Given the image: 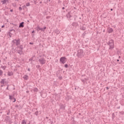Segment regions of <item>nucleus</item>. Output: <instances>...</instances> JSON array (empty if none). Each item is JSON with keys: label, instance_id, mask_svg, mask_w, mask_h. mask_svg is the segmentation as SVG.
<instances>
[{"label": "nucleus", "instance_id": "1", "mask_svg": "<svg viewBox=\"0 0 124 124\" xmlns=\"http://www.w3.org/2000/svg\"><path fill=\"white\" fill-rule=\"evenodd\" d=\"M107 44L109 46V50L112 51L114 48H115V45L114 44V40L113 39L110 40L108 43Z\"/></svg>", "mask_w": 124, "mask_h": 124}, {"label": "nucleus", "instance_id": "2", "mask_svg": "<svg viewBox=\"0 0 124 124\" xmlns=\"http://www.w3.org/2000/svg\"><path fill=\"white\" fill-rule=\"evenodd\" d=\"M78 58L81 59L84 57V51L82 49H79L77 53Z\"/></svg>", "mask_w": 124, "mask_h": 124}, {"label": "nucleus", "instance_id": "3", "mask_svg": "<svg viewBox=\"0 0 124 124\" xmlns=\"http://www.w3.org/2000/svg\"><path fill=\"white\" fill-rule=\"evenodd\" d=\"M12 43H14L16 46H19L20 44H21V43L20 42V39H18L17 40L14 39L12 41Z\"/></svg>", "mask_w": 124, "mask_h": 124}, {"label": "nucleus", "instance_id": "4", "mask_svg": "<svg viewBox=\"0 0 124 124\" xmlns=\"http://www.w3.org/2000/svg\"><path fill=\"white\" fill-rule=\"evenodd\" d=\"M60 61L61 63L64 64L66 62V58L65 57H62L60 58Z\"/></svg>", "mask_w": 124, "mask_h": 124}, {"label": "nucleus", "instance_id": "5", "mask_svg": "<svg viewBox=\"0 0 124 124\" xmlns=\"http://www.w3.org/2000/svg\"><path fill=\"white\" fill-rule=\"evenodd\" d=\"M39 62L40 64H45L46 62V60H45V59H44V58H41L39 59Z\"/></svg>", "mask_w": 124, "mask_h": 124}, {"label": "nucleus", "instance_id": "6", "mask_svg": "<svg viewBox=\"0 0 124 124\" xmlns=\"http://www.w3.org/2000/svg\"><path fill=\"white\" fill-rule=\"evenodd\" d=\"M36 30L37 31H45V30H46V27H44L43 28H40L39 26L37 27Z\"/></svg>", "mask_w": 124, "mask_h": 124}, {"label": "nucleus", "instance_id": "7", "mask_svg": "<svg viewBox=\"0 0 124 124\" xmlns=\"http://www.w3.org/2000/svg\"><path fill=\"white\" fill-rule=\"evenodd\" d=\"M5 121H6V123H9V124H11V120H10V117L9 116H6L5 119Z\"/></svg>", "mask_w": 124, "mask_h": 124}, {"label": "nucleus", "instance_id": "8", "mask_svg": "<svg viewBox=\"0 0 124 124\" xmlns=\"http://www.w3.org/2000/svg\"><path fill=\"white\" fill-rule=\"evenodd\" d=\"M9 99H10L11 100H14L13 101V102H15V101H16V99L13 97V96L12 95H9Z\"/></svg>", "mask_w": 124, "mask_h": 124}, {"label": "nucleus", "instance_id": "9", "mask_svg": "<svg viewBox=\"0 0 124 124\" xmlns=\"http://www.w3.org/2000/svg\"><path fill=\"white\" fill-rule=\"evenodd\" d=\"M60 109L62 110H65V105L60 104Z\"/></svg>", "mask_w": 124, "mask_h": 124}, {"label": "nucleus", "instance_id": "10", "mask_svg": "<svg viewBox=\"0 0 124 124\" xmlns=\"http://www.w3.org/2000/svg\"><path fill=\"white\" fill-rule=\"evenodd\" d=\"M66 17L69 19V20H70V17H71V15H70V12L68 13V14L66 15Z\"/></svg>", "mask_w": 124, "mask_h": 124}, {"label": "nucleus", "instance_id": "11", "mask_svg": "<svg viewBox=\"0 0 124 124\" xmlns=\"http://www.w3.org/2000/svg\"><path fill=\"white\" fill-rule=\"evenodd\" d=\"M114 31V30L112 28H108V33H112V32Z\"/></svg>", "mask_w": 124, "mask_h": 124}, {"label": "nucleus", "instance_id": "12", "mask_svg": "<svg viewBox=\"0 0 124 124\" xmlns=\"http://www.w3.org/2000/svg\"><path fill=\"white\" fill-rule=\"evenodd\" d=\"M72 25L73 27H78V23L75 22H73Z\"/></svg>", "mask_w": 124, "mask_h": 124}, {"label": "nucleus", "instance_id": "13", "mask_svg": "<svg viewBox=\"0 0 124 124\" xmlns=\"http://www.w3.org/2000/svg\"><path fill=\"white\" fill-rule=\"evenodd\" d=\"M24 22H22L19 24V28H24Z\"/></svg>", "mask_w": 124, "mask_h": 124}, {"label": "nucleus", "instance_id": "14", "mask_svg": "<svg viewBox=\"0 0 124 124\" xmlns=\"http://www.w3.org/2000/svg\"><path fill=\"white\" fill-rule=\"evenodd\" d=\"M66 2V0H65L63 2V6H64V7H67V4L68 3H65Z\"/></svg>", "mask_w": 124, "mask_h": 124}, {"label": "nucleus", "instance_id": "15", "mask_svg": "<svg viewBox=\"0 0 124 124\" xmlns=\"http://www.w3.org/2000/svg\"><path fill=\"white\" fill-rule=\"evenodd\" d=\"M1 2H2V4H5L6 2H8V0H3L1 1Z\"/></svg>", "mask_w": 124, "mask_h": 124}, {"label": "nucleus", "instance_id": "16", "mask_svg": "<svg viewBox=\"0 0 124 124\" xmlns=\"http://www.w3.org/2000/svg\"><path fill=\"white\" fill-rule=\"evenodd\" d=\"M23 79H24V80H28L29 79V76H28L27 75H24L23 77Z\"/></svg>", "mask_w": 124, "mask_h": 124}, {"label": "nucleus", "instance_id": "17", "mask_svg": "<svg viewBox=\"0 0 124 124\" xmlns=\"http://www.w3.org/2000/svg\"><path fill=\"white\" fill-rule=\"evenodd\" d=\"M18 54L19 55H22L23 54V50H18L17 51Z\"/></svg>", "mask_w": 124, "mask_h": 124}, {"label": "nucleus", "instance_id": "18", "mask_svg": "<svg viewBox=\"0 0 124 124\" xmlns=\"http://www.w3.org/2000/svg\"><path fill=\"white\" fill-rule=\"evenodd\" d=\"M54 32H55L56 34H59L60 32V30L56 29L55 30H54Z\"/></svg>", "mask_w": 124, "mask_h": 124}, {"label": "nucleus", "instance_id": "19", "mask_svg": "<svg viewBox=\"0 0 124 124\" xmlns=\"http://www.w3.org/2000/svg\"><path fill=\"white\" fill-rule=\"evenodd\" d=\"M18 48H19V49H20V50H21V51H23V50H24V47L23 45H20L19 46H17Z\"/></svg>", "mask_w": 124, "mask_h": 124}, {"label": "nucleus", "instance_id": "20", "mask_svg": "<svg viewBox=\"0 0 124 124\" xmlns=\"http://www.w3.org/2000/svg\"><path fill=\"white\" fill-rule=\"evenodd\" d=\"M8 75L9 76H12L13 75V72H8Z\"/></svg>", "mask_w": 124, "mask_h": 124}, {"label": "nucleus", "instance_id": "21", "mask_svg": "<svg viewBox=\"0 0 124 124\" xmlns=\"http://www.w3.org/2000/svg\"><path fill=\"white\" fill-rule=\"evenodd\" d=\"M5 81V79H1V80L0 81V83H1V84H3V85H4V81Z\"/></svg>", "mask_w": 124, "mask_h": 124}, {"label": "nucleus", "instance_id": "22", "mask_svg": "<svg viewBox=\"0 0 124 124\" xmlns=\"http://www.w3.org/2000/svg\"><path fill=\"white\" fill-rule=\"evenodd\" d=\"M34 93H37L38 92V89L37 88H35L33 89Z\"/></svg>", "mask_w": 124, "mask_h": 124}, {"label": "nucleus", "instance_id": "23", "mask_svg": "<svg viewBox=\"0 0 124 124\" xmlns=\"http://www.w3.org/2000/svg\"><path fill=\"white\" fill-rule=\"evenodd\" d=\"M3 73V72L2 71V70L0 69V76H1V75H2Z\"/></svg>", "mask_w": 124, "mask_h": 124}, {"label": "nucleus", "instance_id": "24", "mask_svg": "<svg viewBox=\"0 0 124 124\" xmlns=\"http://www.w3.org/2000/svg\"><path fill=\"white\" fill-rule=\"evenodd\" d=\"M38 114H39L38 111H36L34 113V114H35L36 116H38Z\"/></svg>", "mask_w": 124, "mask_h": 124}, {"label": "nucleus", "instance_id": "25", "mask_svg": "<svg viewBox=\"0 0 124 124\" xmlns=\"http://www.w3.org/2000/svg\"><path fill=\"white\" fill-rule=\"evenodd\" d=\"M30 5H31V4L30 3V2H28L26 4V6H30Z\"/></svg>", "mask_w": 124, "mask_h": 124}, {"label": "nucleus", "instance_id": "26", "mask_svg": "<svg viewBox=\"0 0 124 124\" xmlns=\"http://www.w3.org/2000/svg\"><path fill=\"white\" fill-rule=\"evenodd\" d=\"M32 58H34V56H33L30 59H29V61L30 62H31V61H32V60H33V59Z\"/></svg>", "mask_w": 124, "mask_h": 124}, {"label": "nucleus", "instance_id": "27", "mask_svg": "<svg viewBox=\"0 0 124 124\" xmlns=\"http://www.w3.org/2000/svg\"><path fill=\"white\" fill-rule=\"evenodd\" d=\"M64 67H65L66 68H67V67H68V65L67 64H65L64 65Z\"/></svg>", "mask_w": 124, "mask_h": 124}, {"label": "nucleus", "instance_id": "28", "mask_svg": "<svg viewBox=\"0 0 124 124\" xmlns=\"http://www.w3.org/2000/svg\"><path fill=\"white\" fill-rule=\"evenodd\" d=\"M9 31H10V32H11V31H14V32H15L16 31L15 30H13V29H12V30H10Z\"/></svg>", "mask_w": 124, "mask_h": 124}, {"label": "nucleus", "instance_id": "29", "mask_svg": "<svg viewBox=\"0 0 124 124\" xmlns=\"http://www.w3.org/2000/svg\"><path fill=\"white\" fill-rule=\"evenodd\" d=\"M6 68V66H3V67H2V69H3V70H5V69Z\"/></svg>", "mask_w": 124, "mask_h": 124}, {"label": "nucleus", "instance_id": "30", "mask_svg": "<svg viewBox=\"0 0 124 124\" xmlns=\"http://www.w3.org/2000/svg\"><path fill=\"white\" fill-rule=\"evenodd\" d=\"M9 114H10V109H9V110H8V112H7V115H9Z\"/></svg>", "mask_w": 124, "mask_h": 124}, {"label": "nucleus", "instance_id": "31", "mask_svg": "<svg viewBox=\"0 0 124 124\" xmlns=\"http://www.w3.org/2000/svg\"><path fill=\"white\" fill-rule=\"evenodd\" d=\"M36 68L38 69V68H40V65H37L36 66Z\"/></svg>", "mask_w": 124, "mask_h": 124}, {"label": "nucleus", "instance_id": "32", "mask_svg": "<svg viewBox=\"0 0 124 124\" xmlns=\"http://www.w3.org/2000/svg\"><path fill=\"white\" fill-rule=\"evenodd\" d=\"M18 9L20 11H21V10H22V7H19Z\"/></svg>", "mask_w": 124, "mask_h": 124}, {"label": "nucleus", "instance_id": "33", "mask_svg": "<svg viewBox=\"0 0 124 124\" xmlns=\"http://www.w3.org/2000/svg\"><path fill=\"white\" fill-rule=\"evenodd\" d=\"M9 36H10V37H11V35H10L11 34V32H10V31L8 32Z\"/></svg>", "mask_w": 124, "mask_h": 124}, {"label": "nucleus", "instance_id": "34", "mask_svg": "<svg viewBox=\"0 0 124 124\" xmlns=\"http://www.w3.org/2000/svg\"><path fill=\"white\" fill-rule=\"evenodd\" d=\"M15 107H16V108H18L19 107V105H16L15 106Z\"/></svg>", "mask_w": 124, "mask_h": 124}, {"label": "nucleus", "instance_id": "35", "mask_svg": "<svg viewBox=\"0 0 124 124\" xmlns=\"http://www.w3.org/2000/svg\"><path fill=\"white\" fill-rule=\"evenodd\" d=\"M50 17L49 16H47L46 17V19H50Z\"/></svg>", "mask_w": 124, "mask_h": 124}, {"label": "nucleus", "instance_id": "36", "mask_svg": "<svg viewBox=\"0 0 124 124\" xmlns=\"http://www.w3.org/2000/svg\"><path fill=\"white\" fill-rule=\"evenodd\" d=\"M29 44H30V45H33V43L30 42Z\"/></svg>", "mask_w": 124, "mask_h": 124}, {"label": "nucleus", "instance_id": "37", "mask_svg": "<svg viewBox=\"0 0 124 124\" xmlns=\"http://www.w3.org/2000/svg\"><path fill=\"white\" fill-rule=\"evenodd\" d=\"M26 6H26V5H24V6H23V8H26Z\"/></svg>", "mask_w": 124, "mask_h": 124}, {"label": "nucleus", "instance_id": "38", "mask_svg": "<svg viewBox=\"0 0 124 124\" xmlns=\"http://www.w3.org/2000/svg\"><path fill=\"white\" fill-rule=\"evenodd\" d=\"M28 71H31V68H29L28 69Z\"/></svg>", "mask_w": 124, "mask_h": 124}, {"label": "nucleus", "instance_id": "39", "mask_svg": "<svg viewBox=\"0 0 124 124\" xmlns=\"http://www.w3.org/2000/svg\"><path fill=\"white\" fill-rule=\"evenodd\" d=\"M85 30H86V28H82V30H83V31H85Z\"/></svg>", "mask_w": 124, "mask_h": 124}, {"label": "nucleus", "instance_id": "40", "mask_svg": "<svg viewBox=\"0 0 124 124\" xmlns=\"http://www.w3.org/2000/svg\"><path fill=\"white\" fill-rule=\"evenodd\" d=\"M9 87V86L8 85L7 87V88H6V90H9V89H8V87Z\"/></svg>", "mask_w": 124, "mask_h": 124}, {"label": "nucleus", "instance_id": "41", "mask_svg": "<svg viewBox=\"0 0 124 124\" xmlns=\"http://www.w3.org/2000/svg\"><path fill=\"white\" fill-rule=\"evenodd\" d=\"M65 9V8H64V7H63L62 8V10H64Z\"/></svg>", "mask_w": 124, "mask_h": 124}, {"label": "nucleus", "instance_id": "42", "mask_svg": "<svg viewBox=\"0 0 124 124\" xmlns=\"http://www.w3.org/2000/svg\"><path fill=\"white\" fill-rule=\"evenodd\" d=\"M10 12H13V10H10Z\"/></svg>", "mask_w": 124, "mask_h": 124}, {"label": "nucleus", "instance_id": "43", "mask_svg": "<svg viewBox=\"0 0 124 124\" xmlns=\"http://www.w3.org/2000/svg\"><path fill=\"white\" fill-rule=\"evenodd\" d=\"M1 28H4V25H2V26H1Z\"/></svg>", "mask_w": 124, "mask_h": 124}, {"label": "nucleus", "instance_id": "44", "mask_svg": "<svg viewBox=\"0 0 124 124\" xmlns=\"http://www.w3.org/2000/svg\"><path fill=\"white\" fill-rule=\"evenodd\" d=\"M106 89H107V90H108V89H109V87H106Z\"/></svg>", "mask_w": 124, "mask_h": 124}, {"label": "nucleus", "instance_id": "45", "mask_svg": "<svg viewBox=\"0 0 124 124\" xmlns=\"http://www.w3.org/2000/svg\"><path fill=\"white\" fill-rule=\"evenodd\" d=\"M34 32V30H33L32 31V33H33Z\"/></svg>", "mask_w": 124, "mask_h": 124}, {"label": "nucleus", "instance_id": "46", "mask_svg": "<svg viewBox=\"0 0 124 124\" xmlns=\"http://www.w3.org/2000/svg\"><path fill=\"white\" fill-rule=\"evenodd\" d=\"M68 3L67 1L66 0V2H65V3Z\"/></svg>", "mask_w": 124, "mask_h": 124}, {"label": "nucleus", "instance_id": "47", "mask_svg": "<svg viewBox=\"0 0 124 124\" xmlns=\"http://www.w3.org/2000/svg\"><path fill=\"white\" fill-rule=\"evenodd\" d=\"M117 62H120V60H119V59H118V60H117Z\"/></svg>", "mask_w": 124, "mask_h": 124}, {"label": "nucleus", "instance_id": "48", "mask_svg": "<svg viewBox=\"0 0 124 124\" xmlns=\"http://www.w3.org/2000/svg\"><path fill=\"white\" fill-rule=\"evenodd\" d=\"M46 119H49V117H46Z\"/></svg>", "mask_w": 124, "mask_h": 124}, {"label": "nucleus", "instance_id": "49", "mask_svg": "<svg viewBox=\"0 0 124 124\" xmlns=\"http://www.w3.org/2000/svg\"><path fill=\"white\" fill-rule=\"evenodd\" d=\"M40 4L42 3V1H40Z\"/></svg>", "mask_w": 124, "mask_h": 124}, {"label": "nucleus", "instance_id": "50", "mask_svg": "<svg viewBox=\"0 0 124 124\" xmlns=\"http://www.w3.org/2000/svg\"><path fill=\"white\" fill-rule=\"evenodd\" d=\"M111 11H113V9H110Z\"/></svg>", "mask_w": 124, "mask_h": 124}, {"label": "nucleus", "instance_id": "51", "mask_svg": "<svg viewBox=\"0 0 124 124\" xmlns=\"http://www.w3.org/2000/svg\"><path fill=\"white\" fill-rule=\"evenodd\" d=\"M51 124H53V122H51Z\"/></svg>", "mask_w": 124, "mask_h": 124}, {"label": "nucleus", "instance_id": "52", "mask_svg": "<svg viewBox=\"0 0 124 124\" xmlns=\"http://www.w3.org/2000/svg\"><path fill=\"white\" fill-rule=\"evenodd\" d=\"M47 1L48 0V1H51V0H47Z\"/></svg>", "mask_w": 124, "mask_h": 124}, {"label": "nucleus", "instance_id": "53", "mask_svg": "<svg viewBox=\"0 0 124 124\" xmlns=\"http://www.w3.org/2000/svg\"><path fill=\"white\" fill-rule=\"evenodd\" d=\"M119 59H121V56H119Z\"/></svg>", "mask_w": 124, "mask_h": 124}, {"label": "nucleus", "instance_id": "54", "mask_svg": "<svg viewBox=\"0 0 124 124\" xmlns=\"http://www.w3.org/2000/svg\"><path fill=\"white\" fill-rule=\"evenodd\" d=\"M1 87H3V85H1Z\"/></svg>", "mask_w": 124, "mask_h": 124}, {"label": "nucleus", "instance_id": "55", "mask_svg": "<svg viewBox=\"0 0 124 124\" xmlns=\"http://www.w3.org/2000/svg\"><path fill=\"white\" fill-rule=\"evenodd\" d=\"M0 62H1V60H0Z\"/></svg>", "mask_w": 124, "mask_h": 124}, {"label": "nucleus", "instance_id": "56", "mask_svg": "<svg viewBox=\"0 0 124 124\" xmlns=\"http://www.w3.org/2000/svg\"><path fill=\"white\" fill-rule=\"evenodd\" d=\"M27 93H29V91H27Z\"/></svg>", "mask_w": 124, "mask_h": 124}, {"label": "nucleus", "instance_id": "57", "mask_svg": "<svg viewBox=\"0 0 124 124\" xmlns=\"http://www.w3.org/2000/svg\"><path fill=\"white\" fill-rule=\"evenodd\" d=\"M118 109H120V107L118 108Z\"/></svg>", "mask_w": 124, "mask_h": 124}, {"label": "nucleus", "instance_id": "58", "mask_svg": "<svg viewBox=\"0 0 124 124\" xmlns=\"http://www.w3.org/2000/svg\"><path fill=\"white\" fill-rule=\"evenodd\" d=\"M79 115H81V113H79Z\"/></svg>", "mask_w": 124, "mask_h": 124}, {"label": "nucleus", "instance_id": "59", "mask_svg": "<svg viewBox=\"0 0 124 124\" xmlns=\"http://www.w3.org/2000/svg\"><path fill=\"white\" fill-rule=\"evenodd\" d=\"M0 31H1V30H0Z\"/></svg>", "mask_w": 124, "mask_h": 124}, {"label": "nucleus", "instance_id": "60", "mask_svg": "<svg viewBox=\"0 0 124 124\" xmlns=\"http://www.w3.org/2000/svg\"><path fill=\"white\" fill-rule=\"evenodd\" d=\"M14 26H16V25H14Z\"/></svg>", "mask_w": 124, "mask_h": 124}]
</instances>
